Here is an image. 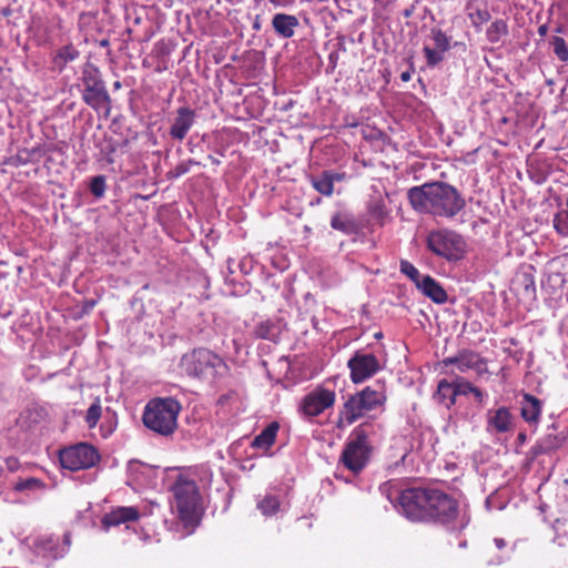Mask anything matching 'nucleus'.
I'll return each mask as SVG.
<instances>
[{
	"instance_id": "obj_57",
	"label": "nucleus",
	"mask_w": 568,
	"mask_h": 568,
	"mask_svg": "<svg viewBox=\"0 0 568 568\" xmlns=\"http://www.w3.org/2000/svg\"><path fill=\"white\" fill-rule=\"evenodd\" d=\"M374 337L376 339H381L383 337V333L382 332H377V333H375Z\"/></svg>"
},
{
	"instance_id": "obj_26",
	"label": "nucleus",
	"mask_w": 568,
	"mask_h": 568,
	"mask_svg": "<svg viewBox=\"0 0 568 568\" xmlns=\"http://www.w3.org/2000/svg\"><path fill=\"white\" fill-rule=\"evenodd\" d=\"M278 428L280 425L277 422H272L268 424L266 428H264L262 433L253 439L252 447L262 449L264 452L268 450L275 442Z\"/></svg>"
},
{
	"instance_id": "obj_19",
	"label": "nucleus",
	"mask_w": 568,
	"mask_h": 568,
	"mask_svg": "<svg viewBox=\"0 0 568 568\" xmlns=\"http://www.w3.org/2000/svg\"><path fill=\"white\" fill-rule=\"evenodd\" d=\"M139 510L134 507H118L104 515L102 518V526L105 529H109L112 526H119L128 521H135L139 519Z\"/></svg>"
},
{
	"instance_id": "obj_49",
	"label": "nucleus",
	"mask_w": 568,
	"mask_h": 568,
	"mask_svg": "<svg viewBox=\"0 0 568 568\" xmlns=\"http://www.w3.org/2000/svg\"><path fill=\"white\" fill-rule=\"evenodd\" d=\"M414 69L413 67L410 68V70H407V71H404L400 73V80L403 82H408L410 79H412V73H413Z\"/></svg>"
},
{
	"instance_id": "obj_41",
	"label": "nucleus",
	"mask_w": 568,
	"mask_h": 568,
	"mask_svg": "<svg viewBox=\"0 0 568 568\" xmlns=\"http://www.w3.org/2000/svg\"><path fill=\"white\" fill-rule=\"evenodd\" d=\"M518 282L524 287L527 296L535 295L536 293V284L531 273L524 272L519 277Z\"/></svg>"
},
{
	"instance_id": "obj_13",
	"label": "nucleus",
	"mask_w": 568,
	"mask_h": 568,
	"mask_svg": "<svg viewBox=\"0 0 568 568\" xmlns=\"http://www.w3.org/2000/svg\"><path fill=\"white\" fill-rule=\"evenodd\" d=\"M381 393H355L344 404L343 415L347 424H353L358 417L366 412L372 410L382 399Z\"/></svg>"
},
{
	"instance_id": "obj_59",
	"label": "nucleus",
	"mask_w": 568,
	"mask_h": 568,
	"mask_svg": "<svg viewBox=\"0 0 568 568\" xmlns=\"http://www.w3.org/2000/svg\"><path fill=\"white\" fill-rule=\"evenodd\" d=\"M113 87H114V89H120L121 88V82L120 81H115Z\"/></svg>"
},
{
	"instance_id": "obj_3",
	"label": "nucleus",
	"mask_w": 568,
	"mask_h": 568,
	"mask_svg": "<svg viewBox=\"0 0 568 568\" xmlns=\"http://www.w3.org/2000/svg\"><path fill=\"white\" fill-rule=\"evenodd\" d=\"M181 410V404L173 397L153 398L143 412L142 420L144 426L161 435L170 436L178 427V415Z\"/></svg>"
},
{
	"instance_id": "obj_4",
	"label": "nucleus",
	"mask_w": 568,
	"mask_h": 568,
	"mask_svg": "<svg viewBox=\"0 0 568 568\" xmlns=\"http://www.w3.org/2000/svg\"><path fill=\"white\" fill-rule=\"evenodd\" d=\"M80 81L83 87L81 93L83 102L94 111L103 112L108 116L111 111V97L100 70L92 63L85 64Z\"/></svg>"
},
{
	"instance_id": "obj_1",
	"label": "nucleus",
	"mask_w": 568,
	"mask_h": 568,
	"mask_svg": "<svg viewBox=\"0 0 568 568\" xmlns=\"http://www.w3.org/2000/svg\"><path fill=\"white\" fill-rule=\"evenodd\" d=\"M412 207L435 217L454 219L466 206L464 196L446 182L424 183L407 192Z\"/></svg>"
},
{
	"instance_id": "obj_55",
	"label": "nucleus",
	"mask_w": 568,
	"mask_h": 568,
	"mask_svg": "<svg viewBox=\"0 0 568 568\" xmlns=\"http://www.w3.org/2000/svg\"><path fill=\"white\" fill-rule=\"evenodd\" d=\"M209 160L211 161V163L213 165H220L221 164L220 160L214 158L213 155H209Z\"/></svg>"
},
{
	"instance_id": "obj_52",
	"label": "nucleus",
	"mask_w": 568,
	"mask_h": 568,
	"mask_svg": "<svg viewBox=\"0 0 568 568\" xmlns=\"http://www.w3.org/2000/svg\"><path fill=\"white\" fill-rule=\"evenodd\" d=\"M495 545L498 549H503L506 546V542L501 538H495Z\"/></svg>"
},
{
	"instance_id": "obj_21",
	"label": "nucleus",
	"mask_w": 568,
	"mask_h": 568,
	"mask_svg": "<svg viewBox=\"0 0 568 568\" xmlns=\"http://www.w3.org/2000/svg\"><path fill=\"white\" fill-rule=\"evenodd\" d=\"M298 24V19L292 14L276 13L272 19L273 29L284 39L292 38Z\"/></svg>"
},
{
	"instance_id": "obj_15",
	"label": "nucleus",
	"mask_w": 568,
	"mask_h": 568,
	"mask_svg": "<svg viewBox=\"0 0 568 568\" xmlns=\"http://www.w3.org/2000/svg\"><path fill=\"white\" fill-rule=\"evenodd\" d=\"M335 393H307L300 403L298 412L305 417H315L333 406Z\"/></svg>"
},
{
	"instance_id": "obj_10",
	"label": "nucleus",
	"mask_w": 568,
	"mask_h": 568,
	"mask_svg": "<svg viewBox=\"0 0 568 568\" xmlns=\"http://www.w3.org/2000/svg\"><path fill=\"white\" fill-rule=\"evenodd\" d=\"M60 464L69 470H79L93 467L100 459L98 450L87 443L64 448L59 455Z\"/></svg>"
},
{
	"instance_id": "obj_30",
	"label": "nucleus",
	"mask_w": 568,
	"mask_h": 568,
	"mask_svg": "<svg viewBox=\"0 0 568 568\" xmlns=\"http://www.w3.org/2000/svg\"><path fill=\"white\" fill-rule=\"evenodd\" d=\"M508 34V24L503 19L495 20L486 30L487 40L490 43H497L503 37Z\"/></svg>"
},
{
	"instance_id": "obj_53",
	"label": "nucleus",
	"mask_w": 568,
	"mask_h": 568,
	"mask_svg": "<svg viewBox=\"0 0 568 568\" xmlns=\"http://www.w3.org/2000/svg\"><path fill=\"white\" fill-rule=\"evenodd\" d=\"M235 263V261L233 258H227V272L229 274H233L234 273V270H233V264Z\"/></svg>"
},
{
	"instance_id": "obj_22",
	"label": "nucleus",
	"mask_w": 568,
	"mask_h": 568,
	"mask_svg": "<svg viewBox=\"0 0 568 568\" xmlns=\"http://www.w3.org/2000/svg\"><path fill=\"white\" fill-rule=\"evenodd\" d=\"M331 227L343 234L351 235L357 232V224L354 216L346 211H338L331 217Z\"/></svg>"
},
{
	"instance_id": "obj_11",
	"label": "nucleus",
	"mask_w": 568,
	"mask_h": 568,
	"mask_svg": "<svg viewBox=\"0 0 568 568\" xmlns=\"http://www.w3.org/2000/svg\"><path fill=\"white\" fill-rule=\"evenodd\" d=\"M427 520L435 519L442 523H450L458 514L457 501L438 489L428 491Z\"/></svg>"
},
{
	"instance_id": "obj_18",
	"label": "nucleus",
	"mask_w": 568,
	"mask_h": 568,
	"mask_svg": "<svg viewBox=\"0 0 568 568\" xmlns=\"http://www.w3.org/2000/svg\"><path fill=\"white\" fill-rule=\"evenodd\" d=\"M284 328L285 323L283 320L267 318L257 323L253 333L256 338L278 343Z\"/></svg>"
},
{
	"instance_id": "obj_56",
	"label": "nucleus",
	"mask_w": 568,
	"mask_h": 568,
	"mask_svg": "<svg viewBox=\"0 0 568 568\" xmlns=\"http://www.w3.org/2000/svg\"><path fill=\"white\" fill-rule=\"evenodd\" d=\"M466 390L474 392V390H478V389L476 387H473L469 383H467V389Z\"/></svg>"
},
{
	"instance_id": "obj_25",
	"label": "nucleus",
	"mask_w": 568,
	"mask_h": 568,
	"mask_svg": "<svg viewBox=\"0 0 568 568\" xmlns=\"http://www.w3.org/2000/svg\"><path fill=\"white\" fill-rule=\"evenodd\" d=\"M488 424L499 433L508 432L513 425L511 414L505 407H500L495 410H489Z\"/></svg>"
},
{
	"instance_id": "obj_61",
	"label": "nucleus",
	"mask_w": 568,
	"mask_h": 568,
	"mask_svg": "<svg viewBox=\"0 0 568 568\" xmlns=\"http://www.w3.org/2000/svg\"><path fill=\"white\" fill-rule=\"evenodd\" d=\"M518 438H519L520 440H525V438H526V437H525V435H524V434H519Z\"/></svg>"
},
{
	"instance_id": "obj_12",
	"label": "nucleus",
	"mask_w": 568,
	"mask_h": 568,
	"mask_svg": "<svg viewBox=\"0 0 568 568\" xmlns=\"http://www.w3.org/2000/svg\"><path fill=\"white\" fill-rule=\"evenodd\" d=\"M351 379L355 384L363 383L382 369V363L373 353L359 349L348 359Z\"/></svg>"
},
{
	"instance_id": "obj_33",
	"label": "nucleus",
	"mask_w": 568,
	"mask_h": 568,
	"mask_svg": "<svg viewBox=\"0 0 568 568\" xmlns=\"http://www.w3.org/2000/svg\"><path fill=\"white\" fill-rule=\"evenodd\" d=\"M257 508L264 516L274 515L280 508V500L272 495H265L257 503Z\"/></svg>"
},
{
	"instance_id": "obj_50",
	"label": "nucleus",
	"mask_w": 568,
	"mask_h": 568,
	"mask_svg": "<svg viewBox=\"0 0 568 568\" xmlns=\"http://www.w3.org/2000/svg\"><path fill=\"white\" fill-rule=\"evenodd\" d=\"M414 11H415V6L410 4L408 8L403 10L402 14L405 18H410L413 16Z\"/></svg>"
},
{
	"instance_id": "obj_28",
	"label": "nucleus",
	"mask_w": 568,
	"mask_h": 568,
	"mask_svg": "<svg viewBox=\"0 0 568 568\" xmlns=\"http://www.w3.org/2000/svg\"><path fill=\"white\" fill-rule=\"evenodd\" d=\"M310 183L315 191L324 196H331L334 193V186L332 180L328 179L325 171L318 174H312L308 176Z\"/></svg>"
},
{
	"instance_id": "obj_39",
	"label": "nucleus",
	"mask_w": 568,
	"mask_h": 568,
	"mask_svg": "<svg viewBox=\"0 0 568 568\" xmlns=\"http://www.w3.org/2000/svg\"><path fill=\"white\" fill-rule=\"evenodd\" d=\"M554 227L561 236H568V211H560L555 214Z\"/></svg>"
},
{
	"instance_id": "obj_64",
	"label": "nucleus",
	"mask_w": 568,
	"mask_h": 568,
	"mask_svg": "<svg viewBox=\"0 0 568 568\" xmlns=\"http://www.w3.org/2000/svg\"><path fill=\"white\" fill-rule=\"evenodd\" d=\"M566 204H567V210L566 211H568V197H567V203Z\"/></svg>"
},
{
	"instance_id": "obj_14",
	"label": "nucleus",
	"mask_w": 568,
	"mask_h": 568,
	"mask_svg": "<svg viewBox=\"0 0 568 568\" xmlns=\"http://www.w3.org/2000/svg\"><path fill=\"white\" fill-rule=\"evenodd\" d=\"M429 38L432 39L435 48L425 45L423 48V52L427 65L429 68H435L445 60V53L450 50V37L439 28H432Z\"/></svg>"
},
{
	"instance_id": "obj_47",
	"label": "nucleus",
	"mask_w": 568,
	"mask_h": 568,
	"mask_svg": "<svg viewBox=\"0 0 568 568\" xmlns=\"http://www.w3.org/2000/svg\"><path fill=\"white\" fill-rule=\"evenodd\" d=\"M276 8H288L295 3V0H268Z\"/></svg>"
},
{
	"instance_id": "obj_45",
	"label": "nucleus",
	"mask_w": 568,
	"mask_h": 568,
	"mask_svg": "<svg viewBox=\"0 0 568 568\" xmlns=\"http://www.w3.org/2000/svg\"><path fill=\"white\" fill-rule=\"evenodd\" d=\"M256 261L252 255L243 256L237 263L240 272L244 275H248L253 272Z\"/></svg>"
},
{
	"instance_id": "obj_44",
	"label": "nucleus",
	"mask_w": 568,
	"mask_h": 568,
	"mask_svg": "<svg viewBox=\"0 0 568 568\" xmlns=\"http://www.w3.org/2000/svg\"><path fill=\"white\" fill-rule=\"evenodd\" d=\"M459 393H434L433 398L436 403L445 405L449 408L456 402V396Z\"/></svg>"
},
{
	"instance_id": "obj_32",
	"label": "nucleus",
	"mask_w": 568,
	"mask_h": 568,
	"mask_svg": "<svg viewBox=\"0 0 568 568\" xmlns=\"http://www.w3.org/2000/svg\"><path fill=\"white\" fill-rule=\"evenodd\" d=\"M379 490L394 506L398 505V496L403 489L397 479L382 484Z\"/></svg>"
},
{
	"instance_id": "obj_23",
	"label": "nucleus",
	"mask_w": 568,
	"mask_h": 568,
	"mask_svg": "<svg viewBox=\"0 0 568 568\" xmlns=\"http://www.w3.org/2000/svg\"><path fill=\"white\" fill-rule=\"evenodd\" d=\"M520 410L527 423L536 424L541 413V402L529 393H525Z\"/></svg>"
},
{
	"instance_id": "obj_62",
	"label": "nucleus",
	"mask_w": 568,
	"mask_h": 568,
	"mask_svg": "<svg viewBox=\"0 0 568 568\" xmlns=\"http://www.w3.org/2000/svg\"><path fill=\"white\" fill-rule=\"evenodd\" d=\"M475 394H476V396H477V397H479V398H480V397H481V395H483V393H480V392H477V393H475Z\"/></svg>"
},
{
	"instance_id": "obj_54",
	"label": "nucleus",
	"mask_w": 568,
	"mask_h": 568,
	"mask_svg": "<svg viewBox=\"0 0 568 568\" xmlns=\"http://www.w3.org/2000/svg\"><path fill=\"white\" fill-rule=\"evenodd\" d=\"M448 386H449V384L446 382V379H442V381L438 383V385H437V389H436V390H437V392H440V390H443V388H444V387H448Z\"/></svg>"
},
{
	"instance_id": "obj_37",
	"label": "nucleus",
	"mask_w": 568,
	"mask_h": 568,
	"mask_svg": "<svg viewBox=\"0 0 568 568\" xmlns=\"http://www.w3.org/2000/svg\"><path fill=\"white\" fill-rule=\"evenodd\" d=\"M90 192L97 197L102 199L106 190V179L104 175L93 176L89 184Z\"/></svg>"
},
{
	"instance_id": "obj_31",
	"label": "nucleus",
	"mask_w": 568,
	"mask_h": 568,
	"mask_svg": "<svg viewBox=\"0 0 568 568\" xmlns=\"http://www.w3.org/2000/svg\"><path fill=\"white\" fill-rule=\"evenodd\" d=\"M38 153V149H21L16 155L10 156L6 164L19 168L33 161V156Z\"/></svg>"
},
{
	"instance_id": "obj_36",
	"label": "nucleus",
	"mask_w": 568,
	"mask_h": 568,
	"mask_svg": "<svg viewBox=\"0 0 568 568\" xmlns=\"http://www.w3.org/2000/svg\"><path fill=\"white\" fill-rule=\"evenodd\" d=\"M468 9H469L468 17L471 21V24L475 28H479L481 24H484L490 20V13L487 9H480V8L471 9L470 7H468Z\"/></svg>"
},
{
	"instance_id": "obj_42",
	"label": "nucleus",
	"mask_w": 568,
	"mask_h": 568,
	"mask_svg": "<svg viewBox=\"0 0 568 568\" xmlns=\"http://www.w3.org/2000/svg\"><path fill=\"white\" fill-rule=\"evenodd\" d=\"M191 164H197L195 161L190 160L189 162H182L178 164L174 169L168 172V178L170 180L179 179L180 176L186 174L190 171Z\"/></svg>"
},
{
	"instance_id": "obj_46",
	"label": "nucleus",
	"mask_w": 568,
	"mask_h": 568,
	"mask_svg": "<svg viewBox=\"0 0 568 568\" xmlns=\"http://www.w3.org/2000/svg\"><path fill=\"white\" fill-rule=\"evenodd\" d=\"M327 174L328 179L332 180V185L334 186L337 182H343L347 179L346 172L335 171V170H324Z\"/></svg>"
},
{
	"instance_id": "obj_38",
	"label": "nucleus",
	"mask_w": 568,
	"mask_h": 568,
	"mask_svg": "<svg viewBox=\"0 0 568 568\" xmlns=\"http://www.w3.org/2000/svg\"><path fill=\"white\" fill-rule=\"evenodd\" d=\"M101 413L102 407L100 405V400L99 398H95L94 403H92L91 406L88 408L85 415V422L90 428H93L98 424L101 417Z\"/></svg>"
},
{
	"instance_id": "obj_17",
	"label": "nucleus",
	"mask_w": 568,
	"mask_h": 568,
	"mask_svg": "<svg viewBox=\"0 0 568 568\" xmlns=\"http://www.w3.org/2000/svg\"><path fill=\"white\" fill-rule=\"evenodd\" d=\"M79 58L80 51L72 42L69 41L51 52L50 62L52 70L61 73L65 70L69 63L74 62Z\"/></svg>"
},
{
	"instance_id": "obj_35",
	"label": "nucleus",
	"mask_w": 568,
	"mask_h": 568,
	"mask_svg": "<svg viewBox=\"0 0 568 568\" xmlns=\"http://www.w3.org/2000/svg\"><path fill=\"white\" fill-rule=\"evenodd\" d=\"M399 271L402 274L407 276L416 285V287H418V284H420V280H424V275L419 273L418 268L406 260L400 261Z\"/></svg>"
},
{
	"instance_id": "obj_43",
	"label": "nucleus",
	"mask_w": 568,
	"mask_h": 568,
	"mask_svg": "<svg viewBox=\"0 0 568 568\" xmlns=\"http://www.w3.org/2000/svg\"><path fill=\"white\" fill-rule=\"evenodd\" d=\"M345 50H346V48H345L344 43L339 42L338 48L329 52V54L327 57L326 72H333L336 69L338 60H339V51H345Z\"/></svg>"
},
{
	"instance_id": "obj_34",
	"label": "nucleus",
	"mask_w": 568,
	"mask_h": 568,
	"mask_svg": "<svg viewBox=\"0 0 568 568\" xmlns=\"http://www.w3.org/2000/svg\"><path fill=\"white\" fill-rule=\"evenodd\" d=\"M550 45L552 47V51L559 61H568V44L564 38L558 36L551 37Z\"/></svg>"
},
{
	"instance_id": "obj_48",
	"label": "nucleus",
	"mask_w": 568,
	"mask_h": 568,
	"mask_svg": "<svg viewBox=\"0 0 568 568\" xmlns=\"http://www.w3.org/2000/svg\"><path fill=\"white\" fill-rule=\"evenodd\" d=\"M97 304V301L95 300H85L82 304V307H81V313L82 314H89L93 307L95 306Z\"/></svg>"
},
{
	"instance_id": "obj_63",
	"label": "nucleus",
	"mask_w": 568,
	"mask_h": 568,
	"mask_svg": "<svg viewBox=\"0 0 568 568\" xmlns=\"http://www.w3.org/2000/svg\"><path fill=\"white\" fill-rule=\"evenodd\" d=\"M321 202V199L318 197L316 201H315V204H318Z\"/></svg>"
},
{
	"instance_id": "obj_29",
	"label": "nucleus",
	"mask_w": 568,
	"mask_h": 568,
	"mask_svg": "<svg viewBox=\"0 0 568 568\" xmlns=\"http://www.w3.org/2000/svg\"><path fill=\"white\" fill-rule=\"evenodd\" d=\"M562 437L554 434H548L538 440V443L531 448V452L535 456L539 454H545L558 448L562 444Z\"/></svg>"
},
{
	"instance_id": "obj_60",
	"label": "nucleus",
	"mask_w": 568,
	"mask_h": 568,
	"mask_svg": "<svg viewBox=\"0 0 568 568\" xmlns=\"http://www.w3.org/2000/svg\"><path fill=\"white\" fill-rule=\"evenodd\" d=\"M64 540L68 545H70V536L69 535H64Z\"/></svg>"
},
{
	"instance_id": "obj_58",
	"label": "nucleus",
	"mask_w": 568,
	"mask_h": 568,
	"mask_svg": "<svg viewBox=\"0 0 568 568\" xmlns=\"http://www.w3.org/2000/svg\"><path fill=\"white\" fill-rule=\"evenodd\" d=\"M100 45L101 47H108L109 45V41L108 40H102V41H100Z\"/></svg>"
},
{
	"instance_id": "obj_16",
	"label": "nucleus",
	"mask_w": 568,
	"mask_h": 568,
	"mask_svg": "<svg viewBox=\"0 0 568 568\" xmlns=\"http://www.w3.org/2000/svg\"><path fill=\"white\" fill-rule=\"evenodd\" d=\"M196 120V112L189 106H180L171 120L169 136L174 141H183Z\"/></svg>"
},
{
	"instance_id": "obj_51",
	"label": "nucleus",
	"mask_w": 568,
	"mask_h": 568,
	"mask_svg": "<svg viewBox=\"0 0 568 568\" xmlns=\"http://www.w3.org/2000/svg\"><path fill=\"white\" fill-rule=\"evenodd\" d=\"M548 32V27L547 24H541L538 27V33L540 37H545Z\"/></svg>"
},
{
	"instance_id": "obj_6",
	"label": "nucleus",
	"mask_w": 568,
	"mask_h": 568,
	"mask_svg": "<svg viewBox=\"0 0 568 568\" xmlns=\"http://www.w3.org/2000/svg\"><path fill=\"white\" fill-rule=\"evenodd\" d=\"M372 453V446L365 430L357 427L351 434L339 462L352 473L358 474L367 465Z\"/></svg>"
},
{
	"instance_id": "obj_20",
	"label": "nucleus",
	"mask_w": 568,
	"mask_h": 568,
	"mask_svg": "<svg viewBox=\"0 0 568 568\" xmlns=\"http://www.w3.org/2000/svg\"><path fill=\"white\" fill-rule=\"evenodd\" d=\"M426 297L436 304H444L448 300V295L443 286L430 275H424L417 287Z\"/></svg>"
},
{
	"instance_id": "obj_40",
	"label": "nucleus",
	"mask_w": 568,
	"mask_h": 568,
	"mask_svg": "<svg viewBox=\"0 0 568 568\" xmlns=\"http://www.w3.org/2000/svg\"><path fill=\"white\" fill-rule=\"evenodd\" d=\"M43 487V483L34 477L21 479L14 484V489L18 491L36 490Z\"/></svg>"
},
{
	"instance_id": "obj_7",
	"label": "nucleus",
	"mask_w": 568,
	"mask_h": 568,
	"mask_svg": "<svg viewBox=\"0 0 568 568\" xmlns=\"http://www.w3.org/2000/svg\"><path fill=\"white\" fill-rule=\"evenodd\" d=\"M439 367L445 374L471 372L481 377L488 373L486 359L479 353L468 348L458 351L454 356L445 357L439 363Z\"/></svg>"
},
{
	"instance_id": "obj_2",
	"label": "nucleus",
	"mask_w": 568,
	"mask_h": 568,
	"mask_svg": "<svg viewBox=\"0 0 568 568\" xmlns=\"http://www.w3.org/2000/svg\"><path fill=\"white\" fill-rule=\"evenodd\" d=\"M179 366L187 376L210 385L217 384L229 374L226 363L207 348H195L184 354L180 358Z\"/></svg>"
},
{
	"instance_id": "obj_24",
	"label": "nucleus",
	"mask_w": 568,
	"mask_h": 568,
	"mask_svg": "<svg viewBox=\"0 0 568 568\" xmlns=\"http://www.w3.org/2000/svg\"><path fill=\"white\" fill-rule=\"evenodd\" d=\"M33 552L45 559H57L62 556L58 551V544L51 537H39L33 542Z\"/></svg>"
},
{
	"instance_id": "obj_27",
	"label": "nucleus",
	"mask_w": 568,
	"mask_h": 568,
	"mask_svg": "<svg viewBox=\"0 0 568 568\" xmlns=\"http://www.w3.org/2000/svg\"><path fill=\"white\" fill-rule=\"evenodd\" d=\"M367 212L369 216L379 225H384L389 214V211L381 194L371 196L367 203Z\"/></svg>"
},
{
	"instance_id": "obj_8",
	"label": "nucleus",
	"mask_w": 568,
	"mask_h": 568,
	"mask_svg": "<svg viewBox=\"0 0 568 568\" xmlns=\"http://www.w3.org/2000/svg\"><path fill=\"white\" fill-rule=\"evenodd\" d=\"M172 490L180 518L186 523L192 521L196 516L200 503V494L195 481L179 476Z\"/></svg>"
},
{
	"instance_id": "obj_9",
	"label": "nucleus",
	"mask_w": 568,
	"mask_h": 568,
	"mask_svg": "<svg viewBox=\"0 0 568 568\" xmlns=\"http://www.w3.org/2000/svg\"><path fill=\"white\" fill-rule=\"evenodd\" d=\"M429 488H408L400 491L395 507L413 521L427 520V500Z\"/></svg>"
},
{
	"instance_id": "obj_5",
	"label": "nucleus",
	"mask_w": 568,
	"mask_h": 568,
	"mask_svg": "<svg viewBox=\"0 0 568 568\" xmlns=\"http://www.w3.org/2000/svg\"><path fill=\"white\" fill-rule=\"evenodd\" d=\"M426 247L434 255L449 263L463 260L466 253L464 237L450 229H437L428 232Z\"/></svg>"
}]
</instances>
